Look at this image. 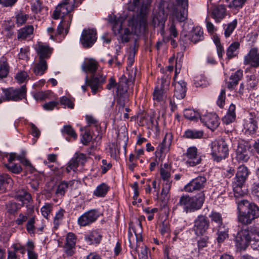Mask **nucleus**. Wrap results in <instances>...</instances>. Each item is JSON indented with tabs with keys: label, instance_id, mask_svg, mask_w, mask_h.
<instances>
[{
	"label": "nucleus",
	"instance_id": "nucleus-1",
	"mask_svg": "<svg viewBox=\"0 0 259 259\" xmlns=\"http://www.w3.org/2000/svg\"><path fill=\"white\" fill-rule=\"evenodd\" d=\"M237 203L238 210L237 219L238 222L242 225H249L259 218V207L256 204L244 199L238 201Z\"/></svg>",
	"mask_w": 259,
	"mask_h": 259
},
{
	"label": "nucleus",
	"instance_id": "nucleus-2",
	"mask_svg": "<svg viewBox=\"0 0 259 259\" xmlns=\"http://www.w3.org/2000/svg\"><path fill=\"white\" fill-rule=\"evenodd\" d=\"M204 194L203 192H201L193 197H190L189 195L182 196L178 205L183 207L186 213L191 212L200 209L204 203Z\"/></svg>",
	"mask_w": 259,
	"mask_h": 259
},
{
	"label": "nucleus",
	"instance_id": "nucleus-3",
	"mask_svg": "<svg viewBox=\"0 0 259 259\" xmlns=\"http://www.w3.org/2000/svg\"><path fill=\"white\" fill-rule=\"evenodd\" d=\"M135 73L134 76L130 75L128 73V78L125 75H122L117 82L116 87V97L117 104L123 108L126 102L128 101V95L127 90L128 89V82L133 81L135 79Z\"/></svg>",
	"mask_w": 259,
	"mask_h": 259
},
{
	"label": "nucleus",
	"instance_id": "nucleus-4",
	"mask_svg": "<svg viewBox=\"0 0 259 259\" xmlns=\"http://www.w3.org/2000/svg\"><path fill=\"white\" fill-rule=\"evenodd\" d=\"M78 6V3L76 0H64L56 8L53 14V17L55 20H57L59 18L63 20L68 16L72 17L70 13Z\"/></svg>",
	"mask_w": 259,
	"mask_h": 259
},
{
	"label": "nucleus",
	"instance_id": "nucleus-5",
	"mask_svg": "<svg viewBox=\"0 0 259 259\" xmlns=\"http://www.w3.org/2000/svg\"><path fill=\"white\" fill-rule=\"evenodd\" d=\"M255 231V227L250 226L242 228L238 232L235 239V245L239 250H245L251 240V233Z\"/></svg>",
	"mask_w": 259,
	"mask_h": 259
},
{
	"label": "nucleus",
	"instance_id": "nucleus-6",
	"mask_svg": "<svg viewBox=\"0 0 259 259\" xmlns=\"http://www.w3.org/2000/svg\"><path fill=\"white\" fill-rule=\"evenodd\" d=\"M211 149L213 159L217 162L226 158L228 155V145L225 140L222 139L212 142Z\"/></svg>",
	"mask_w": 259,
	"mask_h": 259
},
{
	"label": "nucleus",
	"instance_id": "nucleus-7",
	"mask_svg": "<svg viewBox=\"0 0 259 259\" xmlns=\"http://www.w3.org/2000/svg\"><path fill=\"white\" fill-rule=\"evenodd\" d=\"M2 91L4 94V101H19L26 98L27 89L25 85L19 88L2 89Z\"/></svg>",
	"mask_w": 259,
	"mask_h": 259
},
{
	"label": "nucleus",
	"instance_id": "nucleus-8",
	"mask_svg": "<svg viewBox=\"0 0 259 259\" xmlns=\"http://www.w3.org/2000/svg\"><path fill=\"white\" fill-rule=\"evenodd\" d=\"M135 235H133L131 231H128V238L130 243V246L131 248L135 250L138 253L140 259H147V247L144 245L141 248L140 251L139 250L138 246V244L142 241V237L140 234H138L134 230Z\"/></svg>",
	"mask_w": 259,
	"mask_h": 259
},
{
	"label": "nucleus",
	"instance_id": "nucleus-9",
	"mask_svg": "<svg viewBox=\"0 0 259 259\" xmlns=\"http://www.w3.org/2000/svg\"><path fill=\"white\" fill-rule=\"evenodd\" d=\"M203 39V30L199 26L194 27L188 34L182 33L180 36V41H183L185 44H187L189 40L196 44Z\"/></svg>",
	"mask_w": 259,
	"mask_h": 259
},
{
	"label": "nucleus",
	"instance_id": "nucleus-10",
	"mask_svg": "<svg viewBox=\"0 0 259 259\" xmlns=\"http://www.w3.org/2000/svg\"><path fill=\"white\" fill-rule=\"evenodd\" d=\"M210 226V222L205 215H199L194 221L193 230L197 236L204 235Z\"/></svg>",
	"mask_w": 259,
	"mask_h": 259
},
{
	"label": "nucleus",
	"instance_id": "nucleus-11",
	"mask_svg": "<svg viewBox=\"0 0 259 259\" xmlns=\"http://www.w3.org/2000/svg\"><path fill=\"white\" fill-rule=\"evenodd\" d=\"M170 82V77L162 78L160 87L157 86L153 92V100L158 102L164 101L166 98V92Z\"/></svg>",
	"mask_w": 259,
	"mask_h": 259
},
{
	"label": "nucleus",
	"instance_id": "nucleus-12",
	"mask_svg": "<svg viewBox=\"0 0 259 259\" xmlns=\"http://www.w3.org/2000/svg\"><path fill=\"white\" fill-rule=\"evenodd\" d=\"M97 32L95 29H83L80 38V42L84 48L93 46L97 40Z\"/></svg>",
	"mask_w": 259,
	"mask_h": 259
},
{
	"label": "nucleus",
	"instance_id": "nucleus-13",
	"mask_svg": "<svg viewBox=\"0 0 259 259\" xmlns=\"http://www.w3.org/2000/svg\"><path fill=\"white\" fill-rule=\"evenodd\" d=\"M197 153V149L195 146H191L187 149L184 156L188 166H195L200 163L201 158Z\"/></svg>",
	"mask_w": 259,
	"mask_h": 259
},
{
	"label": "nucleus",
	"instance_id": "nucleus-14",
	"mask_svg": "<svg viewBox=\"0 0 259 259\" xmlns=\"http://www.w3.org/2000/svg\"><path fill=\"white\" fill-rule=\"evenodd\" d=\"M99 213L95 209H91L80 216L77 220L78 224L80 227H85L94 223L98 218Z\"/></svg>",
	"mask_w": 259,
	"mask_h": 259
},
{
	"label": "nucleus",
	"instance_id": "nucleus-15",
	"mask_svg": "<svg viewBox=\"0 0 259 259\" xmlns=\"http://www.w3.org/2000/svg\"><path fill=\"white\" fill-rule=\"evenodd\" d=\"M176 2L177 8L174 11V15L179 22H184L187 19L188 0H177Z\"/></svg>",
	"mask_w": 259,
	"mask_h": 259
},
{
	"label": "nucleus",
	"instance_id": "nucleus-16",
	"mask_svg": "<svg viewBox=\"0 0 259 259\" xmlns=\"http://www.w3.org/2000/svg\"><path fill=\"white\" fill-rule=\"evenodd\" d=\"M243 64L249 65L253 68L259 67V51L257 48L254 47L249 50L244 57Z\"/></svg>",
	"mask_w": 259,
	"mask_h": 259
},
{
	"label": "nucleus",
	"instance_id": "nucleus-17",
	"mask_svg": "<svg viewBox=\"0 0 259 259\" xmlns=\"http://www.w3.org/2000/svg\"><path fill=\"white\" fill-rule=\"evenodd\" d=\"M106 77L103 75H97V76H92L89 79L87 76L85 78V83L90 87L92 92L93 94H96L98 90L102 88V84L105 81Z\"/></svg>",
	"mask_w": 259,
	"mask_h": 259
},
{
	"label": "nucleus",
	"instance_id": "nucleus-18",
	"mask_svg": "<svg viewBox=\"0 0 259 259\" xmlns=\"http://www.w3.org/2000/svg\"><path fill=\"white\" fill-rule=\"evenodd\" d=\"M206 183V179L203 176H198L193 179L184 187L185 191L192 192L194 191L203 189Z\"/></svg>",
	"mask_w": 259,
	"mask_h": 259
},
{
	"label": "nucleus",
	"instance_id": "nucleus-19",
	"mask_svg": "<svg viewBox=\"0 0 259 259\" xmlns=\"http://www.w3.org/2000/svg\"><path fill=\"white\" fill-rule=\"evenodd\" d=\"M35 50L38 56V59L45 60L50 58L53 50V48L49 45L41 42H38L35 45Z\"/></svg>",
	"mask_w": 259,
	"mask_h": 259
},
{
	"label": "nucleus",
	"instance_id": "nucleus-20",
	"mask_svg": "<svg viewBox=\"0 0 259 259\" xmlns=\"http://www.w3.org/2000/svg\"><path fill=\"white\" fill-rule=\"evenodd\" d=\"M201 121L211 131L216 129L220 124L218 116L214 113H209L201 118Z\"/></svg>",
	"mask_w": 259,
	"mask_h": 259
},
{
	"label": "nucleus",
	"instance_id": "nucleus-21",
	"mask_svg": "<svg viewBox=\"0 0 259 259\" xmlns=\"http://www.w3.org/2000/svg\"><path fill=\"white\" fill-rule=\"evenodd\" d=\"M76 237L73 233H68L66 236V242L64 245V252L68 256H72L75 248Z\"/></svg>",
	"mask_w": 259,
	"mask_h": 259
},
{
	"label": "nucleus",
	"instance_id": "nucleus-22",
	"mask_svg": "<svg viewBox=\"0 0 259 259\" xmlns=\"http://www.w3.org/2000/svg\"><path fill=\"white\" fill-rule=\"evenodd\" d=\"M147 16L146 13L141 12L137 16L134 32L136 34L144 32L147 27Z\"/></svg>",
	"mask_w": 259,
	"mask_h": 259
},
{
	"label": "nucleus",
	"instance_id": "nucleus-23",
	"mask_svg": "<svg viewBox=\"0 0 259 259\" xmlns=\"http://www.w3.org/2000/svg\"><path fill=\"white\" fill-rule=\"evenodd\" d=\"M35 219L36 216L35 215L31 214L26 224V230L31 236H34L36 231L42 232L45 227L43 224L39 227H37V225H35Z\"/></svg>",
	"mask_w": 259,
	"mask_h": 259
},
{
	"label": "nucleus",
	"instance_id": "nucleus-24",
	"mask_svg": "<svg viewBox=\"0 0 259 259\" xmlns=\"http://www.w3.org/2000/svg\"><path fill=\"white\" fill-rule=\"evenodd\" d=\"M227 10L224 5H218L214 7L210 14V17L214 19L215 22H220L226 16Z\"/></svg>",
	"mask_w": 259,
	"mask_h": 259
},
{
	"label": "nucleus",
	"instance_id": "nucleus-25",
	"mask_svg": "<svg viewBox=\"0 0 259 259\" xmlns=\"http://www.w3.org/2000/svg\"><path fill=\"white\" fill-rule=\"evenodd\" d=\"M175 86L174 97L178 99H183L186 93V85L187 83L184 80H180L178 82L176 81V76L174 78Z\"/></svg>",
	"mask_w": 259,
	"mask_h": 259
},
{
	"label": "nucleus",
	"instance_id": "nucleus-26",
	"mask_svg": "<svg viewBox=\"0 0 259 259\" xmlns=\"http://www.w3.org/2000/svg\"><path fill=\"white\" fill-rule=\"evenodd\" d=\"M243 75V71L241 69L232 73L229 77V80L226 82L227 88L230 90H233L242 78Z\"/></svg>",
	"mask_w": 259,
	"mask_h": 259
},
{
	"label": "nucleus",
	"instance_id": "nucleus-27",
	"mask_svg": "<svg viewBox=\"0 0 259 259\" xmlns=\"http://www.w3.org/2000/svg\"><path fill=\"white\" fill-rule=\"evenodd\" d=\"M249 174L250 171L248 168L244 165H241L237 168L234 182L244 184Z\"/></svg>",
	"mask_w": 259,
	"mask_h": 259
},
{
	"label": "nucleus",
	"instance_id": "nucleus-28",
	"mask_svg": "<svg viewBox=\"0 0 259 259\" xmlns=\"http://www.w3.org/2000/svg\"><path fill=\"white\" fill-rule=\"evenodd\" d=\"M211 223L213 226V229L225 226L223 223L222 214L215 211H212L209 214Z\"/></svg>",
	"mask_w": 259,
	"mask_h": 259
},
{
	"label": "nucleus",
	"instance_id": "nucleus-29",
	"mask_svg": "<svg viewBox=\"0 0 259 259\" xmlns=\"http://www.w3.org/2000/svg\"><path fill=\"white\" fill-rule=\"evenodd\" d=\"M98 66V62L93 59H89L84 61L81 65L82 70L86 73H94Z\"/></svg>",
	"mask_w": 259,
	"mask_h": 259
},
{
	"label": "nucleus",
	"instance_id": "nucleus-30",
	"mask_svg": "<svg viewBox=\"0 0 259 259\" xmlns=\"http://www.w3.org/2000/svg\"><path fill=\"white\" fill-rule=\"evenodd\" d=\"M13 155L15 156L14 154H12L11 156L8 157V162L5 164V166L9 171L13 174H20L22 171V168L20 164L13 162L14 160L13 157Z\"/></svg>",
	"mask_w": 259,
	"mask_h": 259
},
{
	"label": "nucleus",
	"instance_id": "nucleus-31",
	"mask_svg": "<svg viewBox=\"0 0 259 259\" xmlns=\"http://www.w3.org/2000/svg\"><path fill=\"white\" fill-rule=\"evenodd\" d=\"M102 237L101 233L98 231L93 230L89 235L85 236L84 239L90 244H99Z\"/></svg>",
	"mask_w": 259,
	"mask_h": 259
},
{
	"label": "nucleus",
	"instance_id": "nucleus-32",
	"mask_svg": "<svg viewBox=\"0 0 259 259\" xmlns=\"http://www.w3.org/2000/svg\"><path fill=\"white\" fill-rule=\"evenodd\" d=\"M232 187L235 197L239 198L246 194L244 184L233 181Z\"/></svg>",
	"mask_w": 259,
	"mask_h": 259
},
{
	"label": "nucleus",
	"instance_id": "nucleus-33",
	"mask_svg": "<svg viewBox=\"0 0 259 259\" xmlns=\"http://www.w3.org/2000/svg\"><path fill=\"white\" fill-rule=\"evenodd\" d=\"M172 135L170 133H167L165 134L162 143L159 145L160 153L168 151L171 144Z\"/></svg>",
	"mask_w": 259,
	"mask_h": 259
},
{
	"label": "nucleus",
	"instance_id": "nucleus-34",
	"mask_svg": "<svg viewBox=\"0 0 259 259\" xmlns=\"http://www.w3.org/2000/svg\"><path fill=\"white\" fill-rule=\"evenodd\" d=\"M48 68L46 60L39 59L38 63H36L33 68V72L36 75H42Z\"/></svg>",
	"mask_w": 259,
	"mask_h": 259
},
{
	"label": "nucleus",
	"instance_id": "nucleus-35",
	"mask_svg": "<svg viewBox=\"0 0 259 259\" xmlns=\"http://www.w3.org/2000/svg\"><path fill=\"white\" fill-rule=\"evenodd\" d=\"M73 184L74 182L72 181L69 182L63 181L61 182L57 186L56 194L59 196H64L69 187H72Z\"/></svg>",
	"mask_w": 259,
	"mask_h": 259
},
{
	"label": "nucleus",
	"instance_id": "nucleus-36",
	"mask_svg": "<svg viewBox=\"0 0 259 259\" xmlns=\"http://www.w3.org/2000/svg\"><path fill=\"white\" fill-rule=\"evenodd\" d=\"M213 230L217 231L218 235L217 240L219 243L223 242L228 237V229L226 226L213 229Z\"/></svg>",
	"mask_w": 259,
	"mask_h": 259
},
{
	"label": "nucleus",
	"instance_id": "nucleus-37",
	"mask_svg": "<svg viewBox=\"0 0 259 259\" xmlns=\"http://www.w3.org/2000/svg\"><path fill=\"white\" fill-rule=\"evenodd\" d=\"M204 132L202 130L188 129L185 132L184 137L187 139H200L203 137Z\"/></svg>",
	"mask_w": 259,
	"mask_h": 259
},
{
	"label": "nucleus",
	"instance_id": "nucleus-38",
	"mask_svg": "<svg viewBox=\"0 0 259 259\" xmlns=\"http://www.w3.org/2000/svg\"><path fill=\"white\" fill-rule=\"evenodd\" d=\"M72 21V16H68L65 19L61 20V23L58 26L57 29V33L58 34H61L64 28H65L66 32L67 33Z\"/></svg>",
	"mask_w": 259,
	"mask_h": 259
},
{
	"label": "nucleus",
	"instance_id": "nucleus-39",
	"mask_svg": "<svg viewBox=\"0 0 259 259\" xmlns=\"http://www.w3.org/2000/svg\"><path fill=\"white\" fill-rule=\"evenodd\" d=\"M15 197L22 201L23 204L29 202L32 199L31 195L23 189L18 190L16 192Z\"/></svg>",
	"mask_w": 259,
	"mask_h": 259
},
{
	"label": "nucleus",
	"instance_id": "nucleus-40",
	"mask_svg": "<svg viewBox=\"0 0 259 259\" xmlns=\"http://www.w3.org/2000/svg\"><path fill=\"white\" fill-rule=\"evenodd\" d=\"M33 27L28 25L21 28L18 31L17 37L18 39H25L33 34Z\"/></svg>",
	"mask_w": 259,
	"mask_h": 259
},
{
	"label": "nucleus",
	"instance_id": "nucleus-41",
	"mask_svg": "<svg viewBox=\"0 0 259 259\" xmlns=\"http://www.w3.org/2000/svg\"><path fill=\"white\" fill-rule=\"evenodd\" d=\"M243 126L245 131L248 132L249 134L254 133L257 128V122L252 118L246 120Z\"/></svg>",
	"mask_w": 259,
	"mask_h": 259
},
{
	"label": "nucleus",
	"instance_id": "nucleus-42",
	"mask_svg": "<svg viewBox=\"0 0 259 259\" xmlns=\"http://www.w3.org/2000/svg\"><path fill=\"white\" fill-rule=\"evenodd\" d=\"M120 33V38L123 42H127L130 41L132 34L130 30L125 28L122 29L121 25L119 26V28L116 30V33Z\"/></svg>",
	"mask_w": 259,
	"mask_h": 259
},
{
	"label": "nucleus",
	"instance_id": "nucleus-43",
	"mask_svg": "<svg viewBox=\"0 0 259 259\" xmlns=\"http://www.w3.org/2000/svg\"><path fill=\"white\" fill-rule=\"evenodd\" d=\"M109 190V187L105 183H102L97 186L94 191V195L98 197H104Z\"/></svg>",
	"mask_w": 259,
	"mask_h": 259
},
{
	"label": "nucleus",
	"instance_id": "nucleus-44",
	"mask_svg": "<svg viewBox=\"0 0 259 259\" xmlns=\"http://www.w3.org/2000/svg\"><path fill=\"white\" fill-rule=\"evenodd\" d=\"M239 47L240 43L238 41L234 42L229 46L226 51V55L229 60L232 59L237 55L235 52Z\"/></svg>",
	"mask_w": 259,
	"mask_h": 259
},
{
	"label": "nucleus",
	"instance_id": "nucleus-45",
	"mask_svg": "<svg viewBox=\"0 0 259 259\" xmlns=\"http://www.w3.org/2000/svg\"><path fill=\"white\" fill-rule=\"evenodd\" d=\"M9 72V66L6 59L3 57L0 61V78L7 76Z\"/></svg>",
	"mask_w": 259,
	"mask_h": 259
},
{
	"label": "nucleus",
	"instance_id": "nucleus-46",
	"mask_svg": "<svg viewBox=\"0 0 259 259\" xmlns=\"http://www.w3.org/2000/svg\"><path fill=\"white\" fill-rule=\"evenodd\" d=\"M85 119L88 123V126L95 127L96 132L98 133V136H99L101 131L100 124L99 121L91 115H86Z\"/></svg>",
	"mask_w": 259,
	"mask_h": 259
},
{
	"label": "nucleus",
	"instance_id": "nucleus-47",
	"mask_svg": "<svg viewBox=\"0 0 259 259\" xmlns=\"http://www.w3.org/2000/svg\"><path fill=\"white\" fill-rule=\"evenodd\" d=\"M163 183L162 184V189L161 190V195L163 196V198L162 200L165 203V200L167 197V194L171 188L172 181L170 180H163Z\"/></svg>",
	"mask_w": 259,
	"mask_h": 259
},
{
	"label": "nucleus",
	"instance_id": "nucleus-48",
	"mask_svg": "<svg viewBox=\"0 0 259 259\" xmlns=\"http://www.w3.org/2000/svg\"><path fill=\"white\" fill-rule=\"evenodd\" d=\"M165 22V18L164 17V15H162L160 14H157L153 17L152 24L154 27L161 26L163 28L164 26Z\"/></svg>",
	"mask_w": 259,
	"mask_h": 259
},
{
	"label": "nucleus",
	"instance_id": "nucleus-49",
	"mask_svg": "<svg viewBox=\"0 0 259 259\" xmlns=\"http://www.w3.org/2000/svg\"><path fill=\"white\" fill-rule=\"evenodd\" d=\"M171 166L168 163H164L160 169V175L162 180H169L171 174Z\"/></svg>",
	"mask_w": 259,
	"mask_h": 259
},
{
	"label": "nucleus",
	"instance_id": "nucleus-50",
	"mask_svg": "<svg viewBox=\"0 0 259 259\" xmlns=\"http://www.w3.org/2000/svg\"><path fill=\"white\" fill-rule=\"evenodd\" d=\"M64 212L65 210L62 208L60 209L59 210L56 212L54 218V225L55 229H57L60 225L62 223Z\"/></svg>",
	"mask_w": 259,
	"mask_h": 259
},
{
	"label": "nucleus",
	"instance_id": "nucleus-51",
	"mask_svg": "<svg viewBox=\"0 0 259 259\" xmlns=\"http://www.w3.org/2000/svg\"><path fill=\"white\" fill-rule=\"evenodd\" d=\"M34 212V209L32 208L30 210V212L28 213L23 214L21 213L19 214L18 218L15 220V223L16 225L20 226L22 225L24 223L27 221L29 219L30 215H31V213Z\"/></svg>",
	"mask_w": 259,
	"mask_h": 259
},
{
	"label": "nucleus",
	"instance_id": "nucleus-52",
	"mask_svg": "<svg viewBox=\"0 0 259 259\" xmlns=\"http://www.w3.org/2000/svg\"><path fill=\"white\" fill-rule=\"evenodd\" d=\"M237 24V21L236 19H235L224 27V35L226 37H228L231 35L235 28L236 27Z\"/></svg>",
	"mask_w": 259,
	"mask_h": 259
},
{
	"label": "nucleus",
	"instance_id": "nucleus-53",
	"mask_svg": "<svg viewBox=\"0 0 259 259\" xmlns=\"http://www.w3.org/2000/svg\"><path fill=\"white\" fill-rule=\"evenodd\" d=\"M246 1L247 0H232L227 7L229 9L238 11L243 8Z\"/></svg>",
	"mask_w": 259,
	"mask_h": 259
},
{
	"label": "nucleus",
	"instance_id": "nucleus-54",
	"mask_svg": "<svg viewBox=\"0 0 259 259\" xmlns=\"http://www.w3.org/2000/svg\"><path fill=\"white\" fill-rule=\"evenodd\" d=\"M6 208L8 213L13 214L19 211L21 206L15 202H9L6 204Z\"/></svg>",
	"mask_w": 259,
	"mask_h": 259
},
{
	"label": "nucleus",
	"instance_id": "nucleus-55",
	"mask_svg": "<svg viewBox=\"0 0 259 259\" xmlns=\"http://www.w3.org/2000/svg\"><path fill=\"white\" fill-rule=\"evenodd\" d=\"M184 117L188 119L193 120L197 119L199 117V114L198 112L191 109H187L184 111Z\"/></svg>",
	"mask_w": 259,
	"mask_h": 259
},
{
	"label": "nucleus",
	"instance_id": "nucleus-56",
	"mask_svg": "<svg viewBox=\"0 0 259 259\" xmlns=\"http://www.w3.org/2000/svg\"><path fill=\"white\" fill-rule=\"evenodd\" d=\"M61 132L63 134H66L74 140L77 138V135L74 130L70 125H64L61 130Z\"/></svg>",
	"mask_w": 259,
	"mask_h": 259
},
{
	"label": "nucleus",
	"instance_id": "nucleus-57",
	"mask_svg": "<svg viewBox=\"0 0 259 259\" xmlns=\"http://www.w3.org/2000/svg\"><path fill=\"white\" fill-rule=\"evenodd\" d=\"M13 182L11 178L7 174H3L0 175V191L4 190L5 189L6 184H11Z\"/></svg>",
	"mask_w": 259,
	"mask_h": 259
},
{
	"label": "nucleus",
	"instance_id": "nucleus-58",
	"mask_svg": "<svg viewBox=\"0 0 259 259\" xmlns=\"http://www.w3.org/2000/svg\"><path fill=\"white\" fill-rule=\"evenodd\" d=\"M251 242L254 248L259 249V230L255 227L254 232L251 233Z\"/></svg>",
	"mask_w": 259,
	"mask_h": 259
},
{
	"label": "nucleus",
	"instance_id": "nucleus-59",
	"mask_svg": "<svg viewBox=\"0 0 259 259\" xmlns=\"http://www.w3.org/2000/svg\"><path fill=\"white\" fill-rule=\"evenodd\" d=\"M40 210L42 215L46 219H48L49 214L52 210V205L49 203L46 204L41 208Z\"/></svg>",
	"mask_w": 259,
	"mask_h": 259
},
{
	"label": "nucleus",
	"instance_id": "nucleus-60",
	"mask_svg": "<svg viewBox=\"0 0 259 259\" xmlns=\"http://www.w3.org/2000/svg\"><path fill=\"white\" fill-rule=\"evenodd\" d=\"M51 92L49 91L46 92H38L33 95V97L36 100H44L48 98Z\"/></svg>",
	"mask_w": 259,
	"mask_h": 259
},
{
	"label": "nucleus",
	"instance_id": "nucleus-61",
	"mask_svg": "<svg viewBox=\"0 0 259 259\" xmlns=\"http://www.w3.org/2000/svg\"><path fill=\"white\" fill-rule=\"evenodd\" d=\"M108 21L109 22L113 24L112 29L114 32V33H116L117 29L119 28V26L121 25L119 24L118 20L117 19V18L115 16H109L108 17Z\"/></svg>",
	"mask_w": 259,
	"mask_h": 259
},
{
	"label": "nucleus",
	"instance_id": "nucleus-62",
	"mask_svg": "<svg viewBox=\"0 0 259 259\" xmlns=\"http://www.w3.org/2000/svg\"><path fill=\"white\" fill-rule=\"evenodd\" d=\"M226 99V91L225 89H222L221 91L220 94L218 97L217 100V105L220 107L223 108L225 105Z\"/></svg>",
	"mask_w": 259,
	"mask_h": 259
},
{
	"label": "nucleus",
	"instance_id": "nucleus-63",
	"mask_svg": "<svg viewBox=\"0 0 259 259\" xmlns=\"http://www.w3.org/2000/svg\"><path fill=\"white\" fill-rule=\"evenodd\" d=\"M28 76L26 72L21 71L16 74L15 79L19 83H21L26 80Z\"/></svg>",
	"mask_w": 259,
	"mask_h": 259
},
{
	"label": "nucleus",
	"instance_id": "nucleus-64",
	"mask_svg": "<svg viewBox=\"0 0 259 259\" xmlns=\"http://www.w3.org/2000/svg\"><path fill=\"white\" fill-rule=\"evenodd\" d=\"M110 155L112 157H116L120 153V148L116 144H112L109 147Z\"/></svg>",
	"mask_w": 259,
	"mask_h": 259
}]
</instances>
